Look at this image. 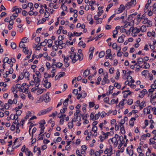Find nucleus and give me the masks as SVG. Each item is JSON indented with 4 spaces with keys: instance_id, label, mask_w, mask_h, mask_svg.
I'll return each mask as SVG.
<instances>
[{
    "instance_id": "nucleus-1",
    "label": "nucleus",
    "mask_w": 156,
    "mask_h": 156,
    "mask_svg": "<svg viewBox=\"0 0 156 156\" xmlns=\"http://www.w3.org/2000/svg\"><path fill=\"white\" fill-rule=\"evenodd\" d=\"M70 55L69 57L71 59V62L73 63H74L76 62L79 60L81 61L83 58V55H79L78 53H75L73 52H70Z\"/></svg>"
},
{
    "instance_id": "nucleus-2",
    "label": "nucleus",
    "mask_w": 156,
    "mask_h": 156,
    "mask_svg": "<svg viewBox=\"0 0 156 156\" xmlns=\"http://www.w3.org/2000/svg\"><path fill=\"white\" fill-rule=\"evenodd\" d=\"M129 31H131L132 32L131 34L133 37H136L138 33L140 32L139 28L133 27L130 28Z\"/></svg>"
},
{
    "instance_id": "nucleus-3",
    "label": "nucleus",
    "mask_w": 156,
    "mask_h": 156,
    "mask_svg": "<svg viewBox=\"0 0 156 156\" xmlns=\"http://www.w3.org/2000/svg\"><path fill=\"white\" fill-rule=\"evenodd\" d=\"M104 77L103 78L102 81L101 82V84L102 85H105L106 83H109L110 82V80L108 79V73L107 72L104 73Z\"/></svg>"
},
{
    "instance_id": "nucleus-4",
    "label": "nucleus",
    "mask_w": 156,
    "mask_h": 156,
    "mask_svg": "<svg viewBox=\"0 0 156 156\" xmlns=\"http://www.w3.org/2000/svg\"><path fill=\"white\" fill-rule=\"evenodd\" d=\"M136 4V0H131L130 2H129L126 4V7L127 9L129 8L131 6H135Z\"/></svg>"
},
{
    "instance_id": "nucleus-5",
    "label": "nucleus",
    "mask_w": 156,
    "mask_h": 156,
    "mask_svg": "<svg viewBox=\"0 0 156 156\" xmlns=\"http://www.w3.org/2000/svg\"><path fill=\"white\" fill-rule=\"evenodd\" d=\"M52 109V107H50L46 109L41 110L39 113L41 115H44L50 112Z\"/></svg>"
},
{
    "instance_id": "nucleus-6",
    "label": "nucleus",
    "mask_w": 156,
    "mask_h": 156,
    "mask_svg": "<svg viewBox=\"0 0 156 156\" xmlns=\"http://www.w3.org/2000/svg\"><path fill=\"white\" fill-rule=\"evenodd\" d=\"M46 122L44 120H42L41 122L39 123V127L41 128V129H45V127L44 126V125L45 124Z\"/></svg>"
},
{
    "instance_id": "nucleus-7",
    "label": "nucleus",
    "mask_w": 156,
    "mask_h": 156,
    "mask_svg": "<svg viewBox=\"0 0 156 156\" xmlns=\"http://www.w3.org/2000/svg\"><path fill=\"white\" fill-rule=\"evenodd\" d=\"M151 108V106H149L147 107L144 108V113L145 114V113H146L147 114L150 113Z\"/></svg>"
},
{
    "instance_id": "nucleus-8",
    "label": "nucleus",
    "mask_w": 156,
    "mask_h": 156,
    "mask_svg": "<svg viewBox=\"0 0 156 156\" xmlns=\"http://www.w3.org/2000/svg\"><path fill=\"white\" fill-rule=\"evenodd\" d=\"M112 147L110 145L109 148H106L104 152L105 154H107L108 153L112 152Z\"/></svg>"
},
{
    "instance_id": "nucleus-9",
    "label": "nucleus",
    "mask_w": 156,
    "mask_h": 156,
    "mask_svg": "<svg viewBox=\"0 0 156 156\" xmlns=\"http://www.w3.org/2000/svg\"><path fill=\"white\" fill-rule=\"evenodd\" d=\"M146 92V90L144 89L143 90L140 92L139 95V97L141 98H143Z\"/></svg>"
},
{
    "instance_id": "nucleus-10",
    "label": "nucleus",
    "mask_w": 156,
    "mask_h": 156,
    "mask_svg": "<svg viewBox=\"0 0 156 156\" xmlns=\"http://www.w3.org/2000/svg\"><path fill=\"white\" fill-rule=\"evenodd\" d=\"M136 118L135 117L131 118L129 122V125L130 126L133 127L134 125V120H135Z\"/></svg>"
},
{
    "instance_id": "nucleus-11",
    "label": "nucleus",
    "mask_w": 156,
    "mask_h": 156,
    "mask_svg": "<svg viewBox=\"0 0 156 156\" xmlns=\"http://www.w3.org/2000/svg\"><path fill=\"white\" fill-rule=\"evenodd\" d=\"M90 70L88 69H87L85 70H84L83 72V76L84 77H86L90 73Z\"/></svg>"
},
{
    "instance_id": "nucleus-12",
    "label": "nucleus",
    "mask_w": 156,
    "mask_h": 156,
    "mask_svg": "<svg viewBox=\"0 0 156 156\" xmlns=\"http://www.w3.org/2000/svg\"><path fill=\"white\" fill-rule=\"evenodd\" d=\"M146 105L145 104V101H143L139 105L140 109L141 110L144 107H145Z\"/></svg>"
},
{
    "instance_id": "nucleus-13",
    "label": "nucleus",
    "mask_w": 156,
    "mask_h": 156,
    "mask_svg": "<svg viewBox=\"0 0 156 156\" xmlns=\"http://www.w3.org/2000/svg\"><path fill=\"white\" fill-rule=\"evenodd\" d=\"M127 80L129 82H130L131 83H133L134 82V80L133 79L132 77L130 76H128L127 77Z\"/></svg>"
},
{
    "instance_id": "nucleus-14",
    "label": "nucleus",
    "mask_w": 156,
    "mask_h": 156,
    "mask_svg": "<svg viewBox=\"0 0 156 156\" xmlns=\"http://www.w3.org/2000/svg\"><path fill=\"white\" fill-rule=\"evenodd\" d=\"M16 118L15 115L14 114H12L10 115V117H8L7 118V120L8 121H9L10 119L12 120H14Z\"/></svg>"
},
{
    "instance_id": "nucleus-15",
    "label": "nucleus",
    "mask_w": 156,
    "mask_h": 156,
    "mask_svg": "<svg viewBox=\"0 0 156 156\" xmlns=\"http://www.w3.org/2000/svg\"><path fill=\"white\" fill-rule=\"evenodd\" d=\"M23 51L26 54H27L29 52V50L28 49L27 47H25L23 48Z\"/></svg>"
},
{
    "instance_id": "nucleus-16",
    "label": "nucleus",
    "mask_w": 156,
    "mask_h": 156,
    "mask_svg": "<svg viewBox=\"0 0 156 156\" xmlns=\"http://www.w3.org/2000/svg\"><path fill=\"white\" fill-rule=\"evenodd\" d=\"M137 64H142L143 61L144 59L141 58H138L137 59Z\"/></svg>"
},
{
    "instance_id": "nucleus-17",
    "label": "nucleus",
    "mask_w": 156,
    "mask_h": 156,
    "mask_svg": "<svg viewBox=\"0 0 156 156\" xmlns=\"http://www.w3.org/2000/svg\"><path fill=\"white\" fill-rule=\"evenodd\" d=\"M101 133L102 134L105 136V138H107L108 136L110 135V133L109 132H107L106 133H104L103 131L101 132Z\"/></svg>"
},
{
    "instance_id": "nucleus-18",
    "label": "nucleus",
    "mask_w": 156,
    "mask_h": 156,
    "mask_svg": "<svg viewBox=\"0 0 156 156\" xmlns=\"http://www.w3.org/2000/svg\"><path fill=\"white\" fill-rule=\"evenodd\" d=\"M35 75H33V77L34 78V81L35 82H41V79L38 77H34Z\"/></svg>"
},
{
    "instance_id": "nucleus-19",
    "label": "nucleus",
    "mask_w": 156,
    "mask_h": 156,
    "mask_svg": "<svg viewBox=\"0 0 156 156\" xmlns=\"http://www.w3.org/2000/svg\"><path fill=\"white\" fill-rule=\"evenodd\" d=\"M140 32L141 31L142 32H144L146 30V27L144 25L142 26L140 28H139Z\"/></svg>"
},
{
    "instance_id": "nucleus-20",
    "label": "nucleus",
    "mask_w": 156,
    "mask_h": 156,
    "mask_svg": "<svg viewBox=\"0 0 156 156\" xmlns=\"http://www.w3.org/2000/svg\"><path fill=\"white\" fill-rule=\"evenodd\" d=\"M116 74V75L115 77V78L116 80H118V79H119V77L120 76V72H119V69H117V70Z\"/></svg>"
},
{
    "instance_id": "nucleus-21",
    "label": "nucleus",
    "mask_w": 156,
    "mask_h": 156,
    "mask_svg": "<svg viewBox=\"0 0 156 156\" xmlns=\"http://www.w3.org/2000/svg\"><path fill=\"white\" fill-rule=\"evenodd\" d=\"M64 3H65L62 4L61 8H62L63 11H66L67 10V7L66 6L64 5Z\"/></svg>"
},
{
    "instance_id": "nucleus-22",
    "label": "nucleus",
    "mask_w": 156,
    "mask_h": 156,
    "mask_svg": "<svg viewBox=\"0 0 156 156\" xmlns=\"http://www.w3.org/2000/svg\"><path fill=\"white\" fill-rule=\"evenodd\" d=\"M23 77L24 76L25 78H29V77L30 76L29 73L28 72H25L23 75Z\"/></svg>"
},
{
    "instance_id": "nucleus-23",
    "label": "nucleus",
    "mask_w": 156,
    "mask_h": 156,
    "mask_svg": "<svg viewBox=\"0 0 156 156\" xmlns=\"http://www.w3.org/2000/svg\"><path fill=\"white\" fill-rule=\"evenodd\" d=\"M68 126L70 129H72L73 128V122H68Z\"/></svg>"
},
{
    "instance_id": "nucleus-24",
    "label": "nucleus",
    "mask_w": 156,
    "mask_h": 156,
    "mask_svg": "<svg viewBox=\"0 0 156 156\" xmlns=\"http://www.w3.org/2000/svg\"><path fill=\"white\" fill-rule=\"evenodd\" d=\"M3 62L4 63L7 62L8 64L10 63L11 61H9V58L8 57H5L4 59Z\"/></svg>"
},
{
    "instance_id": "nucleus-25",
    "label": "nucleus",
    "mask_w": 156,
    "mask_h": 156,
    "mask_svg": "<svg viewBox=\"0 0 156 156\" xmlns=\"http://www.w3.org/2000/svg\"><path fill=\"white\" fill-rule=\"evenodd\" d=\"M12 92L14 94H16L18 92L17 90L16 89V87H14V86H13L12 88Z\"/></svg>"
},
{
    "instance_id": "nucleus-26",
    "label": "nucleus",
    "mask_w": 156,
    "mask_h": 156,
    "mask_svg": "<svg viewBox=\"0 0 156 156\" xmlns=\"http://www.w3.org/2000/svg\"><path fill=\"white\" fill-rule=\"evenodd\" d=\"M69 55H68V56H65L64 55L63 56L62 55V57L64 58V62H68L69 58Z\"/></svg>"
},
{
    "instance_id": "nucleus-27",
    "label": "nucleus",
    "mask_w": 156,
    "mask_h": 156,
    "mask_svg": "<svg viewBox=\"0 0 156 156\" xmlns=\"http://www.w3.org/2000/svg\"><path fill=\"white\" fill-rule=\"evenodd\" d=\"M114 86L116 87L117 89H119L120 88L121 85L120 83L115 82L114 84Z\"/></svg>"
},
{
    "instance_id": "nucleus-28",
    "label": "nucleus",
    "mask_w": 156,
    "mask_h": 156,
    "mask_svg": "<svg viewBox=\"0 0 156 156\" xmlns=\"http://www.w3.org/2000/svg\"><path fill=\"white\" fill-rule=\"evenodd\" d=\"M28 38L26 37H23L21 41L24 43H26L28 42Z\"/></svg>"
},
{
    "instance_id": "nucleus-29",
    "label": "nucleus",
    "mask_w": 156,
    "mask_h": 156,
    "mask_svg": "<svg viewBox=\"0 0 156 156\" xmlns=\"http://www.w3.org/2000/svg\"><path fill=\"white\" fill-rule=\"evenodd\" d=\"M33 4L32 2L29 3L27 5V6L30 8V9H34V8L33 7Z\"/></svg>"
},
{
    "instance_id": "nucleus-30",
    "label": "nucleus",
    "mask_w": 156,
    "mask_h": 156,
    "mask_svg": "<svg viewBox=\"0 0 156 156\" xmlns=\"http://www.w3.org/2000/svg\"><path fill=\"white\" fill-rule=\"evenodd\" d=\"M44 87L47 88H49L51 86V83L50 82L44 84Z\"/></svg>"
},
{
    "instance_id": "nucleus-31",
    "label": "nucleus",
    "mask_w": 156,
    "mask_h": 156,
    "mask_svg": "<svg viewBox=\"0 0 156 156\" xmlns=\"http://www.w3.org/2000/svg\"><path fill=\"white\" fill-rule=\"evenodd\" d=\"M69 101V98H67L65 100L64 103H63L64 106H67L68 105V101Z\"/></svg>"
},
{
    "instance_id": "nucleus-32",
    "label": "nucleus",
    "mask_w": 156,
    "mask_h": 156,
    "mask_svg": "<svg viewBox=\"0 0 156 156\" xmlns=\"http://www.w3.org/2000/svg\"><path fill=\"white\" fill-rule=\"evenodd\" d=\"M105 55V53L104 51H101L100 52L99 54V56L100 58L103 57Z\"/></svg>"
},
{
    "instance_id": "nucleus-33",
    "label": "nucleus",
    "mask_w": 156,
    "mask_h": 156,
    "mask_svg": "<svg viewBox=\"0 0 156 156\" xmlns=\"http://www.w3.org/2000/svg\"><path fill=\"white\" fill-rule=\"evenodd\" d=\"M111 51L110 49H108L106 51V54L107 55H108L111 56L112 55L111 54Z\"/></svg>"
},
{
    "instance_id": "nucleus-34",
    "label": "nucleus",
    "mask_w": 156,
    "mask_h": 156,
    "mask_svg": "<svg viewBox=\"0 0 156 156\" xmlns=\"http://www.w3.org/2000/svg\"><path fill=\"white\" fill-rule=\"evenodd\" d=\"M44 90V89H39L37 92V94L39 95L42 93L43 92Z\"/></svg>"
},
{
    "instance_id": "nucleus-35",
    "label": "nucleus",
    "mask_w": 156,
    "mask_h": 156,
    "mask_svg": "<svg viewBox=\"0 0 156 156\" xmlns=\"http://www.w3.org/2000/svg\"><path fill=\"white\" fill-rule=\"evenodd\" d=\"M11 46L13 49H14L16 48V45L14 42H13L11 43Z\"/></svg>"
},
{
    "instance_id": "nucleus-36",
    "label": "nucleus",
    "mask_w": 156,
    "mask_h": 156,
    "mask_svg": "<svg viewBox=\"0 0 156 156\" xmlns=\"http://www.w3.org/2000/svg\"><path fill=\"white\" fill-rule=\"evenodd\" d=\"M146 63V65L144 66V67L143 68H145V69H148L150 67V65L149 63H147L146 62H144V64H145Z\"/></svg>"
},
{
    "instance_id": "nucleus-37",
    "label": "nucleus",
    "mask_w": 156,
    "mask_h": 156,
    "mask_svg": "<svg viewBox=\"0 0 156 156\" xmlns=\"http://www.w3.org/2000/svg\"><path fill=\"white\" fill-rule=\"evenodd\" d=\"M117 41L119 43H122L123 42V40L122 37V36L119 37L117 40Z\"/></svg>"
},
{
    "instance_id": "nucleus-38",
    "label": "nucleus",
    "mask_w": 156,
    "mask_h": 156,
    "mask_svg": "<svg viewBox=\"0 0 156 156\" xmlns=\"http://www.w3.org/2000/svg\"><path fill=\"white\" fill-rule=\"evenodd\" d=\"M118 98H117V101H116V100L115 99H113L111 100V101L110 103H109V104H114L115 103H118Z\"/></svg>"
},
{
    "instance_id": "nucleus-39",
    "label": "nucleus",
    "mask_w": 156,
    "mask_h": 156,
    "mask_svg": "<svg viewBox=\"0 0 156 156\" xmlns=\"http://www.w3.org/2000/svg\"><path fill=\"white\" fill-rule=\"evenodd\" d=\"M22 10V9L20 8H19L16 9V10L14 9V10H13V12L15 11L16 12L18 13L20 12Z\"/></svg>"
},
{
    "instance_id": "nucleus-40",
    "label": "nucleus",
    "mask_w": 156,
    "mask_h": 156,
    "mask_svg": "<svg viewBox=\"0 0 156 156\" xmlns=\"http://www.w3.org/2000/svg\"><path fill=\"white\" fill-rule=\"evenodd\" d=\"M113 5V3H110L108 5L106 9V11H108V10Z\"/></svg>"
},
{
    "instance_id": "nucleus-41",
    "label": "nucleus",
    "mask_w": 156,
    "mask_h": 156,
    "mask_svg": "<svg viewBox=\"0 0 156 156\" xmlns=\"http://www.w3.org/2000/svg\"><path fill=\"white\" fill-rule=\"evenodd\" d=\"M152 22L151 21L149 20L148 22H147V27H151L152 25Z\"/></svg>"
},
{
    "instance_id": "nucleus-42",
    "label": "nucleus",
    "mask_w": 156,
    "mask_h": 156,
    "mask_svg": "<svg viewBox=\"0 0 156 156\" xmlns=\"http://www.w3.org/2000/svg\"><path fill=\"white\" fill-rule=\"evenodd\" d=\"M125 101H126V99H123L122 100V101L120 102L119 104V105L122 106L123 105L124 103H126V102H125Z\"/></svg>"
},
{
    "instance_id": "nucleus-43",
    "label": "nucleus",
    "mask_w": 156,
    "mask_h": 156,
    "mask_svg": "<svg viewBox=\"0 0 156 156\" xmlns=\"http://www.w3.org/2000/svg\"><path fill=\"white\" fill-rule=\"evenodd\" d=\"M92 16L90 15H89L87 16V19H88V17H90V19H91V20H90V21L89 22V23L90 24H92L93 23V20L91 18Z\"/></svg>"
},
{
    "instance_id": "nucleus-44",
    "label": "nucleus",
    "mask_w": 156,
    "mask_h": 156,
    "mask_svg": "<svg viewBox=\"0 0 156 156\" xmlns=\"http://www.w3.org/2000/svg\"><path fill=\"white\" fill-rule=\"evenodd\" d=\"M100 113L99 112L97 114H95L94 116V120L98 119L100 116Z\"/></svg>"
},
{
    "instance_id": "nucleus-45",
    "label": "nucleus",
    "mask_w": 156,
    "mask_h": 156,
    "mask_svg": "<svg viewBox=\"0 0 156 156\" xmlns=\"http://www.w3.org/2000/svg\"><path fill=\"white\" fill-rule=\"evenodd\" d=\"M46 20V19L44 18H42V20H39L38 22V24H41V23H43L44 22H45V21Z\"/></svg>"
},
{
    "instance_id": "nucleus-46",
    "label": "nucleus",
    "mask_w": 156,
    "mask_h": 156,
    "mask_svg": "<svg viewBox=\"0 0 156 156\" xmlns=\"http://www.w3.org/2000/svg\"><path fill=\"white\" fill-rule=\"evenodd\" d=\"M24 43L22 42L21 41H20V43L19 44V47L20 48H24L25 46V44H24Z\"/></svg>"
},
{
    "instance_id": "nucleus-47",
    "label": "nucleus",
    "mask_w": 156,
    "mask_h": 156,
    "mask_svg": "<svg viewBox=\"0 0 156 156\" xmlns=\"http://www.w3.org/2000/svg\"><path fill=\"white\" fill-rule=\"evenodd\" d=\"M47 40V39H45L44 40V41L42 42L41 43H39V44H40V45L42 46H44L46 45L47 44V42L46 41Z\"/></svg>"
},
{
    "instance_id": "nucleus-48",
    "label": "nucleus",
    "mask_w": 156,
    "mask_h": 156,
    "mask_svg": "<svg viewBox=\"0 0 156 156\" xmlns=\"http://www.w3.org/2000/svg\"><path fill=\"white\" fill-rule=\"evenodd\" d=\"M94 47H93V48L92 50H91L92 51L90 53V54L89 55V58H90V60H91L92 58L93 55V51H94Z\"/></svg>"
},
{
    "instance_id": "nucleus-49",
    "label": "nucleus",
    "mask_w": 156,
    "mask_h": 156,
    "mask_svg": "<svg viewBox=\"0 0 156 156\" xmlns=\"http://www.w3.org/2000/svg\"><path fill=\"white\" fill-rule=\"evenodd\" d=\"M149 20L148 18H145L144 19L143 21H142V23L143 24H146L149 21Z\"/></svg>"
},
{
    "instance_id": "nucleus-50",
    "label": "nucleus",
    "mask_w": 156,
    "mask_h": 156,
    "mask_svg": "<svg viewBox=\"0 0 156 156\" xmlns=\"http://www.w3.org/2000/svg\"><path fill=\"white\" fill-rule=\"evenodd\" d=\"M128 153L131 156H132L134 154L133 150H130L129 151H128Z\"/></svg>"
},
{
    "instance_id": "nucleus-51",
    "label": "nucleus",
    "mask_w": 156,
    "mask_h": 156,
    "mask_svg": "<svg viewBox=\"0 0 156 156\" xmlns=\"http://www.w3.org/2000/svg\"><path fill=\"white\" fill-rule=\"evenodd\" d=\"M148 71L147 70H144L142 72V75H144V76H146L147 75V73H148Z\"/></svg>"
},
{
    "instance_id": "nucleus-52",
    "label": "nucleus",
    "mask_w": 156,
    "mask_h": 156,
    "mask_svg": "<svg viewBox=\"0 0 156 156\" xmlns=\"http://www.w3.org/2000/svg\"><path fill=\"white\" fill-rule=\"evenodd\" d=\"M95 104L93 102H90L89 103V106L90 108H91L93 107L95 105Z\"/></svg>"
},
{
    "instance_id": "nucleus-53",
    "label": "nucleus",
    "mask_w": 156,
    "mask_h": 156,
    "mask_svg": "<svg viewBox=\"0 0 156 156\" xmlns=\"http://www.w3.org/2000/svg\"><path fill=\"white\" fill-rule=\"evenodd\" d=\"M133 103V100L131 99H129L128 100L127 104L129 105H131Z\"/></svg>"
},
{
    "instance_id": "nucleus-54",
    "label": "nucleus",
    "mask_w": 156,
    "mask_h": 156,
    "mask_svg": "<svg viewBox=\"0 0 156 156\" xmlns=\"http://www.w3.org/2000/svg\"><path fill=\"white\" fill-rule=\"evenodd\" d=\"M18 116L17 115V117H16L15 118V119H15V120L14 122H13V123L15 124H17L18 123H19L18 122Z\"/></svg>"
},
{
    "instance_id": "nucleus-55",
    "label": "nucleus",
    "mask_w": 156,
    "mask_h": 156,
    "mask_svg": "<svg viewBox=\"0 0 156 156\" xmlns=\"http://www.w3.org/2000/svg\"><path fill=\"white\" fill-rule=\"evenodd\" d=\"M16 115H15V116H16V117H17V115L18 116V115H20L21 114L22 112H21V110H16Z\"/></svg>"
},
{
    "instance_id": "nucleus-56",
    "label": "nucleus",
    "mask_w": 156,
    "mask_h": 156,
    "mask_svg": "<svg viewBox=\"0 0 156 156\" xmlns=\"http://www.w3.org/2000/svg\"><path fill=\"white\" fill-rule=\"evenodd\" d=\"M26 154L29 156H32V154L31 152L30 151H26Z\"/></svg>"
},
{
    "instance_id": "nucleus-57",
    "label": "nucleus",
    "mask_w": 156,
    "mask_h": 156,
    "mask_svg": "<svg viewBox=\"0 0 156 156\" xmlns=\"http://www.w3.org/2000/svg\"><path fill=\"white\" fill-rule=\"evenodd\" d=\"M13 146H12V148H11L10 147H8L7 150V152L8 153L9 152V154H11V152L13 151L12 150V148H13Z\"/></svg>"
},
{
    "instance_id": "nucleus-58",
    "label": "nucleus",
    "mask_w": 156,
    "mask_h": 156,
    "mask_svg": "<svg viewBox=\"0 0 156 156\" xmlns=\"http://www.w3.org/2000/svg\"><path fill=\"white\" fill-rule=\"evenodd\" d=\"M55 72V69L54 68L52 70H51V73H52L51 76L52 77H53L54 76Z\"/></svg>"
},
{
    "instance_id": "nucleus-59",
    "label": "nucleus",
    "mask_w": 156,
    "mask_h": 156,
    "mask_svg": "<svg viewBox=\"0 0 156 156\" xmlns=\"http://www.w3.org/2000/svg\"><path fill=\"white\" fill-rule=\"evenodd\" d=\"M102 22V19L101 18H99L97 20L96 23L97 24H100Z\"/></svg>"
},
{
    "instance_id": "nucleus-60",
    "label": "nucleus",
    "mask_w": 156,
    "mask_h": 156,
    "mask_svg": "<svg viewBox=\"0 0 156 156\" xmlns=\"http://www.w3.org/2000/svg\"><path fill=\"white\" fill-rule=\"evenodd\" d=\"M115 14H114L112 15L108 19V22H109L115 16Z\"/></svg>"
},
{
    "instance_id": "nucleus-61",
    "label": "nucleus",
    "mask_w": 156,
    "mask_h": 156,
    "mask_svg": "<svg viewBox=\"0 0 156 156\" xmlns=\"http://www.w3.org/2000/svg\"><path fill=\"white\" fill-rule=\"evenodd\" d=\"M81 93L82 94V98H84L86 97L87 95V94L85 91H82V92Z\"/></svg>"
},
{
    "instance_id": "nucleus-62",
    "label": "nucleus",
    "mask_w": 156,
    "mask_h": 156,
    "mask_svg": "<svg viewBox=\"0 0 156 156\" xmlns=\"http://www.w3.org/2000/svg\"><path fill=\"white\" fill-rule=\"evenodd\" d=\"M31 18L30 17H27L26 18V21L28 24H30V21L29 20H30Z\"/></svg>"
},
{
    "instance_id": "nucleus-63",
    "label": "nucleus",
    "mask_w": 156,
    "mask_h": 156,
    "mask_svg": "<svg viewBox=\"0 0 156 156\" xmlns=\"http://www.w3.org/2000/svg\"><path fill=\"white\" fill-rule=\"evenodd\" d=\"M111 140L112 143L115 142V143H116V142L117 141V140L116 139H115V138H114V137H113L112 138L110 139L109 140Z\"/></svg>"
},
{
    "instance_id": "nucleus-64",
    "label": "nucleus",
    "mask_w": 156,
    "mask_h": 156,
    "mask_svg": "<svg viewBox=\"0 0 156 156\" xmlns=\"http://www.w3.org/2000/svg\"><path fill=\"white\" fill-rule=\"evenodd\" d=\"M114 68H110L109 70V73L110 74H113V73L114 71Z\"/></svg>"
}]
</instances>
